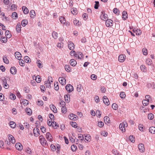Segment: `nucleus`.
I'll use <instances>...</instances> for the list:
<instances>
[{
	"label": "nucleus",
	"instance_id": "28",
	"mask_svg": "<svg viewBox=\"0 0 155 155\" xmlns=\"http://www.w3.org/2000/svg\"><path fill=\"white\" fill-rule=\"evenodd\" d=\"M25 111L26 113L29 115H30L32 113V111L31 109L27 108L25 109Z\"/></svg>",
	"mask_w": 155,
	"mask_h": 155
},
{
	"label": "nucleus",
	"instance_id": "37",
	"mask_svg": "<svg viewBox=\"0 0 155 155\" xmlns=\"http://www.w3.org/2000/svg\"><path fill=\"white\" fill-rule=\"evenodd\" d=\"M12 17L15 19L17 18L18 15L17 13L15 12H13L12 15Z\"/></svg>",
	"mask_w": 155,
	"mask_h": 155
},
{
	"label": "nucleus",
	"instance_id": "32",
	"mask_svg": "<svg viewBox=\"0 0 155 155\" xmlns=\"http://www.w3.org/2000/svg\"><path fill=\"white\" fill-rule=\"evenodd\" d=\"M10 126L12 128H14L16 126V124L14 121H11L10 123Z\"/></svg>",
	"mask_w": 155,
	"mask_h": 155
},
{
	"label": "nucleus",
	"instance_id": "34",
	"mask_svg": "<svg viewBox=\"0 0 155 155\" xmlns=\"http://www.w3.org/2000/svg\"><path fill=\"white\" fill-rule=\"evenodd\" d=\"M140 69L141 71L144 72H146L147 71L146 68L144 65H142L140 67Z\"/></svg>",
	"mask_w": 155,
	"mask_h": 155
},
{
	"label": "nucleus",
	"instance_id": "17",
	"mask_svg": "<svg viewBox=\"0 0 155 155\" xmlns=\"http://www.w3.org/2000/svg\"><path fill=\"white\" fill-rule=\"evenodd\" d=\"M10 73L13 75L15 74L16 73V69L15 67H12L10 68Z\"/></svg>",
	"mask_w": 155,
	"mask_h": 155
},
{
	"label": "nucleus",
	"instance_id": "25",
	"mask_svg": "<svg viewBox=\"0 0 155 155\" xmlns=\"http://www.w3.org/2000/svg\"><path fill=\"white\" fill-rule=\"evenodd\" d=\"M127 18V12L124 11L122 12V18L124 20H125Z\"/></svg>",
	"mask_w": 155,
	"mask_h": 155
},
{
	"label": "nucleus",
	"instance_id": "4",
	"mask_svg": "<svg viewBox=\"0 0 155 155\" xmlns=\"http://www.w3.org/2000/svg\"><path fill=\"white\" fill-rule=\"evenodd\" d=\"M34 135L36 137L39 136L40 134L39 129L37 127H35L33 130Z\"/></svg>",
	"mask_w": 155,
	"mask_h": 155
},
{
	"label": "nucleus",
	"instance_id": "5",
	"mask_svg": "<svg viewBox=\"0 0 155 155\" xmlns=\"http://www.w3.org/2000/svg\"><path fill=\"white\" fill-rule=\"evenodd\" d=\"M68 48L71 50H73L74 48V44L71 41H69L68 42Z\"/></svg>",
	"mask_w": 155,
	"mask_h": 155
},
{
	"label": "nucleus",
	"instance_id": "43",
	"mask_svg": "<svg viewBox=\"0 0 155 155\" xmlns=\"http://www.w3.org/2000/svg\"><path fill=\"white\" fill-rule=\"evenodd\" d=\"M19 63L20 66H24L25 65V62L24 60L21 59H19Z\"/></svg>",
	"mask_w": 155,
	"mask_h": 155
},
{
	"label": "nucleus",
	"instance_id": "6",
	"mask_svg": "<svg viewBox=\"0 0 155 155\" xmlns=\"http://www.w3.org/2000/svg\"><path fill=\"white\" fill-rule=\"evenodd\" d=\"M69 118L71 120H76L78 119V117L73 114H71L69 116Z\"/></svg>",
	"mask_w": 155,
	"mask_h": 155
},
{
	"label": "nucleus",
	"instance_id": "16",
	"mask_svg": "<svg viewBox=\"0 0 155 155\" xmlns=\"http://www.w3.org/2000/svg\"><path fill=\"white\" fill-rule=\"evenodd\" d=\"M45 85L47 87H48V88H50L51 87V83L50 82V79L49 78L48 79V81H45Z\"/></svg>",
	"mask_w": 155,
	"mask_h": 155
},
{
	"label": "nucleus",
	"instance_id": "26",
	"mask_svg": "<svg viewBox=\"0 0 155 155\" xmlns=\"http://www.w3.org/2000/svg\"><path fill=\"white\" fill-rule=\"evenodd\" d=\"M70 64L73 66H75L76 64V61L74 59H71L70 60Z\"/></svg>",
	"mask_w": 155,
	"mask_h": 155
},
{
	"label": "nucleus",
	"instance_id": "9",
	"mask_svg": "<svg viewBox=\"0 0 155 155\" xmlns=\"http://www.w3.org/2000/svg\"><path fill=\"white\" fill-rule=\"evenodd\" d=\"M46 137L47 140L50 142H51L53 141V138L51 134L49 132L46 133Z\"/></svg>",
	"mask_w": 155,
	"mask_h": 155
},
{
	"label": "nucleus",
	"instance_id": "8",
	"mask_svg": "<svg viewBox=\"0 0 155 155\" xmlns=\"http://www.w3.org/2000/svg\"><path fill=\"white\" fill-rule=\"evenodd\" d=\"M65 89L69 92H71L73 90V86L70 84L67 85Z\"/></svg>",
	"mask_w": 155,
	"mask_h": 155
},
{
	"label": "nucleus",
	"instance_id": "58",
	"mask_svg": "<svg viewBox=\"0 0 155 155\" xmlns=\"http://www.w3.org/2000/svg\"><path fill=\"white\" fill-rule=\"evenodd\" d=\"M43 101L40 100H38V103L37 104V105L38 106H42L43 105Z\"/></svg>",
	"mask_w": 155,
	"mask_h": 155
},
{
	"label": "nucleus",
	"instance_id": "61",
	"mask_svg": "<svg viewBox=\"0 0 155 155\" xmlns=\"http://www.w3.org/2000/svg\"><path fill=\"white\" fill-rule=\"evenodd\" d=\"M129 139L132 143H134L135 141L134 137L133 136H130Z\"/></svg>",
	"mask_w": 155,
	"mask_h": 155
},
{
	"label": "nucleus",
	"instance_id": "40",
	"mask_svg": "<svg viewBox=\"0 0 155 155\" xmlns=\"http://www.w3.org/2000/svg\"><path fill=\"white\" fill-rule=\"evenodd\" d=\"M24 59L26 63H29L30 62V58L27 56H25L24 57Z\"/></svg>",
	"mask_w": 155,
	"mask_h": 155
},
{
	"label": "nucleus",
	"instance_id": "57",
	"mask_svg": "<svg viewBox=\"0 0 155 155\" xmlns=\"http://www.w3.org/2000/svg\"><path fill=\"white\" fill-rule=\"evenodd\" d=\"M1 80H2V83H3V84H6L7 83V80L5 78V77H2L1 78Z\"/></svg>",
	"mask_w": 155,
	"mask_h": 155
},
{
	"label": "nucleus",
	"instance_id": "19",
	"mask_svg": "<svg viewBox=\"0 0 155 155\" xmlns=\"http://www.w3.org/2000/svg\"><path fill=\"white\" fill-rule=\"evenodd\" d=\"M8 138L11 142L13 143H15V141L14 137L12 135L10 134L8 135Z\"/></svg>",
	"mask_w": 155,
	"mask_h": 155
},
{
	"label": "nucleus",
	"instance_id": "36",
	"mask_svg": "<svg viewBox=\"0 0 155 155\" xmlns=\"http://www.w3.org/2000/svg\"><path fill=\"white\" fill-rule=\"evenodd\" d=\"M52 36L54 39H56L58 37V34L57 32L54 31L52 33Z\"/></svg>",
	"mask_w": 155,
	"mask_h": 155
},
{
	"label": "nucleus",
	"instance_id": "2",
	"mask_svg": "<svg viewBox=\"0 0 155 155\" xmlns=\"http://www.w3.org/2000/svg\"><path fill=\"white\" fill-rule=\"evenodd\" d=\"M60 22L64 25L66 26H68L70 25L69 22H66L65 18L63 16H61L59 18Z\"/></svg>",
	"mask_w": 155,
	"mask_h": 155
},
{
	"label": "nucleus",
	"instance_id": "55",
	"mask_svg": "<svg viewBox=\"0 0 155 155\" xmlns=\"http://www.w3.org/2000/svg\"><path fill=\"white\" fill-rule=\"evenodd\" d=\"M112 107L114 110H116L118 108V106L116 104L114 103L112 104Z\"/></svg>",
	"mask_w": 155,
	"mask_h": 155
},
{
	"label": "nucleus",
	"instance_id": "49",
	"mask_svg": "<svg viewBox=\"0 0 155 155\" xmlns=\"http://www.w3.org/2000/svg\"><path fill=\"white\" fill-rule=\"evenodd\" d=\"M148 118L150 120L153 119L154 118L153 115L152 113H150L148 115Z\"/></svg>",
	"mask_w": 155,
	"mask_h": 155
},
{
	"label": "nucleus",
	"instance_id": "15",
	"mask_svg": "<svg viewBox=\"0 0 155 155\" xmlns=\"http://www.w3.org/2000/svg\"><path fill=\"white\" fill-rule=\"evenodd\" d=\"M50 107L51 110H52L54 113H56L57 112V110L56 107L53 104H51L50 105Z\"/></svg>",
	"mask_w": 155,
	"mask_h": 155
},
{
	"label": "nucleus",
	"instance_id": "44",
	"mask_svg": "<svg viewBox=\"0 0 155 155\" xmlns=\"http://www.w3.org/2000/svg\"><path fill=\"white\" fill-rule=\"evenodd\" d=\"M119 129L122 132H124L125 130V129L124 128H123V126L122 123H120L119 126Z\"/></svg>",
	"mask_w": 155,
	"mask_h": 155
},
{
	"label": "nucleus",
	"instance_id": "7",
	"mask_svg": "<svg viewBox=\"0 0 155 155\" xmlns=\"http://www.w3.org/2000/svg\"><path fill=\"white\" fill-rule=\"evenodd\" d=\"M126 56L125 55H120L118 57V61L120 62H123L125 60Z\"/></svg>",
	"mask_w": 155,
	"mask_h": 155
},
{
	"label": "nucleus",
	"instance_id": "53",
	"mask_svg": "<svg viewBox=\"0 0 155 155\" xmlns=\"http://www.w3.org/2000/svg\"><path fill=\"white\" fill-rule=\"evenodd\" d=\"M65 70L68 72L70 71L71 68L68 65H65L64 67Z\"/></svg>",
	"mask_w": 155,
	"mask_h": 155
},
{
	"label": "nucleus",
	"instance_id": "3",
	"mask_svg": "<svg viewBox=\"0 0 155 155\" xmlns=\"http://www.w3.org/2000/svg\"><path fill=\"white\" fill-rule=\"evenodd\" d=\"M106 25L107 27H111L113 25V22L112 20L107 19L106 21Z\"/></svg>",
	"mask_w": 155,
	"mask_h": 155
},
{
	"label": "nucleus",
	"instance_id": "22",
	"mask_svg": "<svg viewBox=\"0 0 155 155\" xmlns=\"http://www.w3.org/2000/svg\"><path fill=\"white\" fill-rule=\"evenodd\" d=\"M22 9L23 11V12L25 14H27L29 12V11L28 8L25 6H23L22 7Z\"/></svg>",
	"mask_w": 155,
	"mask_h": 155
},
{
	"label": "nucleus",
	"instance_id": "56",
	"mask_svg": "<svg viewBox=\"0 0 155 155\" xmlns=\"http://www.w3.org/2000/svg\"><path fill=\"white\" fill-rule=\"evenodd\" d=\"M71 149L72 151H74L77 149V147L75 145H73L71 147Z\"/></svg>",
	"mask_w": 155,
	"mask_h": 155
},
{
	"label": "nucleus",
	"instance_id": "30",
	"mask_svg": "<svg viewBox=\"0 0 155 155\" xmlns=\"http://www.w3.org/2000/svg\"><path fill=\"white\" fill-rule=\"evenodd\" d=\"M149 131L152 134H155V127H151L149 128Z\"/></svg>",
	"mask_w": 155,
	"mask_h": 155
},
{
	"label": "nucleus",
	"instance_id": "10",
	"mask_svg": "<svg viewBox=\"0 0 155 155\" xmlns=\"http://www.w3.org/2000/svg\"><path fill=\"white\" fill-rule=\"evenodd\" d=\"M100 17L102 20L104 21L108 18L107 15L105 14L104 12H101Z\"/></svg>",
	"mask_w": 155,
	"mask_h": 155
},
{
	"label": "nucleus",
	"instance_id": "47",
	"mask_svg": "<svg viewBox=\"0 0 155 155\" xmlns=\"http://www.w3.org/2000/svg\"><path fill=\"white\" fill-rule=\"evenodd\" d=\"M37 66L39 68H41L42 67L41 61L40 60H37Z\"/></svg>",
	"mask_w": 155,
	"mask_h": 155
},
{
	"label": "nucleus",
	"instance_id": "41",
	"mask_svg": "<svg viewBox=\"0 0 155 155\" xmlns=\"http://www.w3.org/2000/svg\"><path fill=\"white\" fill-rule=\"evenodd\" d=\"M71 12L73 15L76 14L77 13V9L75 8H73L71 9Z\"/></svg>",
	"mask_w": 155,
	"mask_h": 155
},
{
	"label": "nucleus",
	"instance_id": "18",
	"mask_svg": "<svg viewBox=\"0 0 155 155\" xmlns=\"http://www.w3.org/2000/svg\"><path fill=\"white\" fill-rule=\"evenodd\" d=\"M21 26L20 23H18L16 27V30L17 32L19 33L21 31Z\"/></svg>",
	"mask_w": 155,
	"mask_h": 155
},
{
	"label": "nucleus",
	"instance_id": "33",
	"mask_svg": "<svg viewBox=\"0 0 155 155\" xmlns=\"http://www.w3.org/2000/svg\"><path fill=\"white\" fill-rule=\"evenodd\" d=\"M146 62L148 65H150L152 63V61L151 59L149 58L146 60Z\"/></svg>",
	"mask_w": 155,
	"mask_h": 155
},
{
	"label": "nucleus",
	"instance_id": "38",
	"mask_svg": "<svg viewBox=\"0 0 155 155\" xmlns=\"http://www.w3.org/2000/svg\"><path fill=\"white\" fill-rule=\"evenodd\" d=\"M104 121L106 124L107 123H110V122H109L110 118L108 117L107 116H105L104 117Z\"/></svg>",
	"mask_w": 155,
	"mask_h": 155
},
{
	"label": "nucleus",
	"instance_id": "52",
	"mask_svg": "<svg viewBox=\"0 0 155 155\" xmlns=\"http://www.w3.org/2000/svg\"><path fill=\"white\" fill-rule=\"evenodd\" d=\"M90 136L89 135H87L85 136V140L87 142L90 141Z\"/></svg>",
	"mask_w": 155,
	"mask_h": 155
},
{
	"label": "nucleus",
	"instance_id": "39",
	"mask_svg": "<svg viewBox=\"0 0 155 155\" xmlns=\"http://www.w3.org/2000/svg\"><path fill=\"white\" fill-rule=\"evenodd\" d=\"M149 101L146 100H143L142 101V104L143 106H146L149 104Z\"/></svg>",
	"mask_w": 155,
	"mask_h": 155
},
{
	"label": "nucleus",
	"instance_id": "27",
	"mask_svg": "<svg viewBox=\"0 0 155 155\" xmlns=\"http://www.w3.org/2000/svg\"><path fill=\"white\" fill-rule=\"evenodd\" d=\"M15 58L18 59L19 60V58H21V54L18 52H16L15 53Z\"/></svg>",
	"mask_w": 155,
	"mask_h": 155
},
{
	"label": "nucleus",
	"instance_id": "12",
	"mask_svg": "<svg viewBox=\"0 0 155 155\" xmlns=\"http://www.w3.org/2000/svg\"><path fill=\"white\" fill-rule=\"evenodd\" d=\"M15 147L16 149L18 150H21L23 149L22 145L20 143H17L15 144Z\"/></svg>",
	"mask_w": 155,
	"mask_h": 155
},
{
	"label": "nucleus",
	"instance_id": "63",
	"mask_svg": "<svg viewBox=\"0 0 155 155\" xmlns=\"http://www.w3.org/2000/svg\"><path fill=\"white\" fill-rule=\"evenodd\" d=\"M61 111L63 113L65 114L67 112V109L65 107H62L61 108Z\"/></svg>",
	"mask_w": 155,
	"mask_h": 155
},
{
	"label": "nucleus",
	"instance_id": "35",
	"mask_svg": "<svg viewBox=\"0 0 155 155\" xmlns=\"http://www.w3.org/2000/svg\"><path fill=\"white\" fill-rule=\"evenodd\" d=\"M28 21L27 20L24 19L21 21V24L23 26L25 27L28 24Z\"/></svg>",
	"mask_w": 155,
	"mask_h": 155
},
{
	"label": "nucleus",
	"instance_id": "54",
	"mask_svg": "<svg viewBox=\"0 0 155 155\" xmlns=\"http://www.w3.org/2000/svg\"><path fill=\"white\" fill-rule=\"evenodd\" d=\"M41 78L39 75H37L36 77V81L38 83H40L41 81Z\"/></svg>",
	"mask_w": 155,
	"mask_h": 155
},
{
	"label": "nucleus",
	"instance_id": "14",
	"mask_svg": "<svg viewBox=\"0 0 155 155\" xmlns=\"http://www.w3.org/2000/svg\"><path fill=\"white\" fill-rule=\"evenodd\" d=\"M75 57L78 58V59H81L83 58L82 53L80 52H77L75 55Z\"/></svg>",
	"mask_w": 155,
	"mask_h": 155
},
{
	"label": "nucleus",
	"instance_id": "11",
	"mask_svg": "<svg viewBox=\"0 0 155 155\" xmlns=\"http://www.w3.org/2000/svg\"><path fill=\"white\" fill-rule=\"evenodd\" d=\"M58 80L62 85H64L66 84V80L65 78L61 77H59L58 78Z\"/></svg>",
	"mask_w": 155,
	"mask_h": 155
},
{
	"label": "nucleus",
	"instance_id": "50",
	"mask_svg": "<svg viewBox=\"0 0 155 155\" xmlns=\"http://www.w3.org/2000/svg\"><path fill=\"white\" fill-rule=\"evenodd\" d=\"M120 96L121 98L122 99L124 98L126 96V95L124 93V92H120Z\"/></svg>",
	"mask_w": 155,
	"mask_h": 155
},
{
	"label": "nucleus",
	"instance_id": "23",
	"mask_svg": "<svg viewBox=\"0 0 155 155\" xmlns=\"http://www.w3.org/2000/svg\"><path fill=\"white\" fill-rule=\"evenodd\" d=\"M21 103L24 106L27 105L28 104V100L26 99H23L21 100Z\"/></svg>",
	"mask_w": 155,
	"mask_h": 155
},
{
	"label": "nucleus",
	"instance_id": "42",
	"mask_svg": "<svg viewBox=\"0 0 155 155\" xmlns=\"http://www.w3.org/2000/svg\"><path fill=\"white\" fill-rule=\"evenodd\" d=\"M3 61L6 64H8L9 63V61L8 60L5 56H3Z\"/></svg>",
	"mask_w": 155,
	"mask_h": 155
},
{
	"label": "nucleus",
	"instance_id": "51",
	"mask_svg": "<svg viewBox=\"0 0 155 155\" xmlns=\"http://www.w3.org/2000/svg\"><path fill=\"white\" fill-rule=\"evenodd\" d=\"M1 41L4 43H5L7 41V39L6 38L4 37H1Z\"/></svg>",
	"mask_w": 155,
	"mask_h": 155
},
{
	"label": "nucleus",
	"instance_id": "13",
	"mask_svg": "<svg viewBox=\"0 0 155 155\" xmlns=\"http://www.w3.org/2000/svg\"><path fill=\"white\" fill-rule=\"evenodd\" d=\"M103 101L104 103L106 105H108L110 104L109 101L106 96H104L103 97Z\"/></svg>",
	"mask_w": 155,
	"mask_h": 155
},
{
	"label": "nucleus",
	"instance_id": "60",
	"mask_svg": "<svg viewBox=\"0 0 155 155\" xmlns=\"http://www.w3.org/2000/svg\"><path fill=\"white\" fill-rule=\"evenodd\" d=\"M142 52L144 55H146L147 54V49L143 48L142 49Z\"/></svg>",
	"mask_w": 155,
	"mask_h": 155
},
{
	"label": "nucleus",
	"instance_id": "48",
	"mask_svg": "<svg viewBox=\"0 0 155 155\" xmlns=\"http://www.w3.org/2000/svg\"><path fill=\"white\" fill-rule=\"evenodd\" d=\"M54 124V122H52L51 120H48V124L49 126H51L52 125L53 126Z\"/></svg>",
	"mask_w": 155,
	"mask_h": 155
},
{
	"label": "nucleus",
	"instance_id": "1",
	"mask_svg": "<svg viewBox=\"0 0 155 155\" xmlns=\"http://www.w3.org/2000/svg\"><path fill=\"white\" fill-rule=\"evenodd\" d=\"M39 140L40 143L43 146L46 147L48 146L47 141L43 136L41 135L39 136Z\"/></svg>",
	"mask_w": 155,
	"mask_h": 155
},
{
	"label": "nucleus",
	"instance_id": "62",
	"mask_svg": "<svg viewBox=\"0 0 155 155\" xmlns=\"http://www.w3.org/2000/svg\"><path fill=\"white\" fill-rule=\"evenodd\" d=\"M145 98L146 100L149 101H151L152 100L151 98L150 95H147L146 96Z\"/></svg>",
	"mask_w": 155,
	"mask_h": 155
},
{
	"label": "nucleus",
	"instance_id": "45",
	"mask_svg": "<svg viewBox=\"0 0 155 155\" xmlns=\"http://www.w3.org/2000/svg\"><path fill=\"white\" fill-rule=\"evenodd\" d=\"M70 124L73 127L75 128L77 127V124L75 122L72 121L70 122Z\"/></svg>",
	"mask_w": 155,
	"mask_h": 155
},
{
	"label": "nucleus",
	"instance_id": "29",
	"mask_svg": "<svg viewBox=\"0 0 155 155\" xmlns=\"http://www.w3.org/2000/svg\"><path fill=\"white\" fill-rule=\"evenodd\" d=\"M83 89V87L81 84L78 85L77 87V91L79 92H81V91Z\"/></svg>",
	"mask_w": 155,
	"mask_h": 155
},
{
	"label": "nucleus",
	"instance_id": "24",
	"mask_svg": "<svg viewBox=\"0 0 155 155\" xmlns=\"http://www.w3.org/2000/svg\"><path fill=\"white\" fill-rule=\"evenodd\" d=\"M70 95L69 94H68L65 95L64 96V98L65 101L67 103H68L70 100Z\"/></svg>",
	"mask_w": 155,
	"mask_h": 155
},
{
	"label": "nucleus",
	"instance_id": "20",
	"mask_svg": "<svg viewBox=\"0 0 155 155\" xmlns=\"http://www.w3.org/2000/svg\"><path fill=\"white\" fill-rule=\"evenodd\" d=\"M138 147L140 151L143 152L144 150V145L142 143L139 144L138 145Z\"/></svg>",
	"mask_w": 155,
	"mask_h": 155
},
{
	"label": "nucleus",
	"instance_id": "59",
	"mask_svg": "<svg viewBox=\"0 0 155 155\" xmlns=\"http://www.w3.org/2000/svg\"><path fill=\"white\" fill-rule=\"evenodd\" d=\"M113 12L114 13L118 15L119 14V12L117 8H115L113 9Z\"/></svg>",
	"mask_w": 155,
	"mask_h": 155
},
{
	"label": "nucleus",
	"instance_id": "31",
	"mask_svg": "<svg viewBox=\"0 0 155 155\" xmlns=\"http://www.w3.org/2000/svg\"><path fill=\"white\" fill-rule=\"evenodd\" d=\"M30 15L31 18H34L35 15V13L34 11L33 10L31 11L30 12Z\"/></svg>",
	"mask_w": 155,
	"mask_h": 155
},
{
	"label": "nucleus",
	"instance_id": "21",
	"mask_svg": "<svg viewBox=\"0 0 155 155\" xmlns=\"http://www.w3.org/2000/svg\"><path fill=\"white\" fill-rule=\"evenodd\" d=\"M133 31L134 32L136 33V35H140L141 34V31L140 29H134Z\"/></svg>",
	"mask_w": 155,
	"mask_h": 155
},
{
	"label": "nucleus",
	"instance_id": "46",
	"mask_svg": "<svg viewBox=\"0 0 155 155\" xmlns=\"http://www.w3.org/2000/svg\"><path fill=\"white\" fill-rule=\"evenodd\" d=\"M6 36L7 38H10L11 36V34H10L9 31L8 30H7L5 31Z\"/></svg>",
	"mask_w": 155,
	"mask_h": 155
},
{
	"label": "nucleus",
	"instance_id": "64",
	"mask_svg": "<svg viewBox=\"0 0 155 155\" xmlns=\"http://www.w3.org/2000/svg\"><path fill=\"white\" fill-rule=\"evenodd\" d=\"M104 125V123L102 121H100L98 123V126L100 127H102Z\"/></svg>",
	"mask_w": 155,
	"mask_h": 155
}]
</instances>
